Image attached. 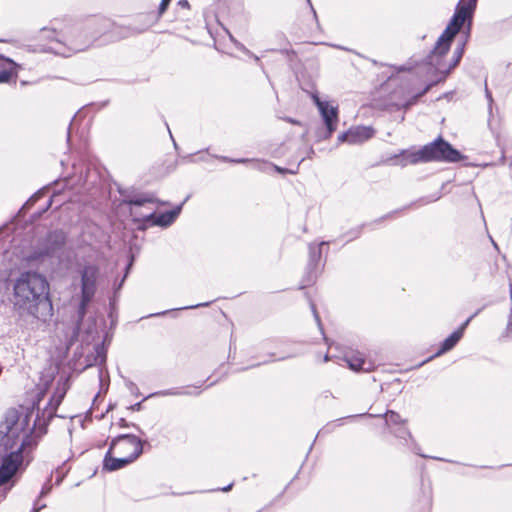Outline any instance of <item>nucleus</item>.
Listing matches in <instances>:
<instances>
[{"mask_svg":"<svg viewBox=\"0 0 512 512\" xmlns=\"http://www.w3.org/2000/svg\"><path fill=\"white\" fill-rule=\"evenodd\" d=\"M33 411L11 408L0 423V454H4L0 465V487L9 481L22 464V452L36 445L31 436L30 420Z\"/></svg>","mask_w":512,"mask_h":512,"instance_id":"nucleus-1","label":"nucleus"},{"mask_svg":"<svg viewBox=\"0 0 512 512\" xmlns=\"http://www.w3.org/2000/svg\"><path fill=\"white\" fill-rule=\"evenodd\" d=\"M49 290V283L42 274L32 271L21 273L13 284L11 301L14 309L20 315L45 321L53 313Z\"/></svg>","mask_w":512,"mask_h":512,"instance_id":"nucleus-2","label":"nucleus"},{"mask_svg":"<svg viewBox=\"0 0 512 512\" xmlns=\"http://www.w3.org/2000/svg\"><path fill=\"white\" fill-rule=\"evenodd\" d=\"M477 0H460L455 13L450 20L448 26L438 38L436 45L428 56L429 63L433 65L439 72L444 74V77L454 68L460 61L464 53V43L459 45L454 51V60L449 67L441 65L440 59L448 52L454 36L459 32L460 28L467 19L472 17L476 8Z\"/></svg>","mask_w":512,"mask_h":512,"instance_id":"nucleus-3","label":"nucleus"},{"mask_svg":"<svg viewBox=\"0 0 512 512\" xmlns=\"http://www.w3.org/2000/svg\"><path fill=\"white\" fill-rule=\"evenodd\" d=\"M143 451L142 441L135 435L123 434L113 439L104 458V468L115 471L137 459Z\"/></svg>","mask_w":512,"mask_h":512,"instance_id":"nucleus-4","label":"nucleus"},{"mask_svg":"<svg viewBox=\"0 0 512 512\" xmlns=\"http://www.w3.org/2000/svg\"><path fill=\"white\" fill-rule=\"evenodd\" d=\"M35 47L38 51L51 52L62 56H69L71 53L84 49V46L48 27L42 28L38 32Z\"/></svg>","mask_w":512,"mask_h":512,"instance_id":"nucleus-5","label":"nucleus"},{"mask_svg":"<svg viewBox=\"0 0 512 512\" xmlns=\"http://www.w3.org/2000/svg\"><path fill=\"white\" fill-rule=\"evenodd\" d=\"M67 392L65 383L58 384L47 406L43 409L42 416H37L33 424H30L32 430L31 436L37 441L46 433V427L49 421L55 416L58 406L61 404Z\"/></svg>","mask_w":512,"mask_h":512,"instance_id":"nucleus-6","label":"nucleus"},{"mask_svg":"<svg viewBox=\"0 0 512 512\" xmlns=\"http://www.w3.org/2000/svg\"><path fill=\"white\" fill-rule=\"evenodd\" d=\"M422 162L444 161L457 162L461 155L459 151L454 149L448 142L442 138L423 146L421 148Z\"/></svg>","mask_w":512,"mask_h":512,"instance_id":"nucleus-7","label":"nucleus"},{"mask_svg":"<svg viewBox=\"0 0 512 512\" xmlns=\"http://www.w3.org/2000/svg\"><path fill=\"white\" fill-rule=\"evenodd\" d=\"M99 269L96 265H87L81 271V301L79 315L84 317L86 308L96 293Z\"/></svg>","mask_w":512,"mask_h":512,"instance_id":"nucleus-8","label":"nucleus"},{"mask_svg":"<svg viewBox=\"0 0 512 512\" xmlns=\"http://www.w3.org/2000/svg\"><path fill=\"white\" fill-rule=\"evenodd\" d=\"M65 241V236L62 232L54 231L48 234L43 243V247L39 251H35L30 257V260H39L45 256L52 255L58 250Z\"/></svg>","mask_w":512,"mask_h":512,"instance_id":"nucleus-9","label":"nucleus"},{"mask_svg":"<svg viewBox=\"0 0 512 512\" xmlns=\"http://www.w3.org/2000/svg\"><path fill=\"white\" fill-rule=\"evenodd\" d=\"M313 99L327 127L328 134L331 135L337 127L338 108L337 106L330 105L327 101L320 100L317 96H314Z\"/></svg>","mask_w":512,"mask_h":512,"instance_id":"nucleus-10","label":"nucleus"},{"mask_svg":"<svg viewBox=\"0 0 512 512\" xmlns=\"http://www.w3.org/2000/svg\"><path fill=\"white\" fill-rule=\"evenodd\" d=\"M180 210L181 206L171 211H167L158 216H155L154 208H150L147 213L140 214L139 216H137V220H146L152 222L155 225L168 226L175 221V219L180 213Z\"/></svg>","mask_w":512,"mask_h":512,"instance_id":"nucleus-11","label":"nucleus"},{"mask_svg":"<svg viewBox=\"0 0 512 512\" xmlns=\"http://www.w3.org/2000/svg\"><path fill=\"white\" fill-rule=\"evenodd\" d=\"M374 134V130L371 127L359 126L352 128L345 133H341L338 136L339 142H348L350 144L362 143L370 139Z\"/></svg>","mask_w":512,"mask_h":512,"instance_id":"nucleus-12","label":"nucleus"},{"mask_svg":"<svg viewBox=\"0 0 512 512\" xmlns=\"http://www.w3.org/2000/svg\"><path fill=\"white\" fill-rule=\"evenodd\" d=\"M125 202L131 206V215H133L134 219L138 221L137 216H139L140 214L147 213L151 208L148 207V205L154 204L155 199L152 195L145 194L132 197L130 199L125 200Z\"/></svg>","mask_w":512,"mask_h":512,"instance_id":"nucleus-13","label":"nucleus"},{"mask_svg":"<svg viewBox=\"0 0 512 512\" xmlns=\"http://www.w3.org/2000/svg\"><path fill=\"white\" fill-rule=\"evenodd\" d=\"M389 160L392 162V164L400 166L422 162L421 149L402 150L399 154L394 155Z\"/></svg>","mask_w":512,"mask_h":512,"instance_id":"nucleus-14","label":"nucleus"},{"mask_svg":"<svg viewBox=\"0 0 512 512\" xmlns=\"http://www.w3.org/2000/svg\"><path fill=\"white\" fill-rule=\"evenodd\" d=\"M473 317H474V315L469 317L456 331H454L450 336H448L443 341V343L441 345V349L439 350L437 355L451 350L459 342V340L463 336L465 328L467 327V325L469 324V322L471 321V319Z\"/></svg>","mask_w":512,"mask_h":512,"instance_id":"nucleus-15","label":"nucleus"},{"mask_svg":"<svg viewBox=\"0 0 512 512\" xmlns=\"http://www.w3.org/2000/svg\"><path fill=\"white\" fill-rule=\"evenodd\" d=\"M350 369L354 371H365L368 372L373 369V364L366 361L360 352H355L347 355L345 358Z\"/></svg>","mask_w":512,"mask_h":512,"instance_id":"nucleus-16","label":"nucleus"},{"mask_svg":"<svg viewBox=\"0 0 512 512\" xmlns=\"http://www.w3.org/2000/svg\"><path fill=\"white\" fill-rule=\"evenodd\" d=\"M16 74V64L0 55V83L8 82Z\"/></svg>","mask_w":512,"mask_h":512,"instance_id":"nucleus-17","label":"nucleus"},{"mask_svg":"<svg viewBox=\"0 0 512 512\" xmlns=\"http://www.w3.org/2000/svg\"><path fill=\"white\" fill-rule=\"evenodd\" d=\"M386 416V422L387 423H393L397 424L401 421L400 415L394 411H389L385 414Z\"/></svg>","mask_w":512,"mask_h":512,"instance_id":"nucleus-18","label":"nucleus"},{"mask_svg":"<svg viewBox=\"0 0 512 512\" xmlns=\"http://www.w3.org/2000/svg\"><path fill=\"white\" fill-rule=\"evenodd\" d=\"M320 255H321L320 247H315L313 245H310L311 260L315 261L316 258H320Z\"/></svg>","mask_w":512,"mask_h":512,"instance_id":"nucleus-19","label":"nucleus"},{"mask_svg":"<svg viewBox=\"0 0 512 512\" xmlns=\"http://www.w3.org/2000/svg\"><path fill=\"white\" fill-rule=\"evenodd\" d=\"M12 484L4 485L0 487V502L4 500L7 496L8 491L11 489Z\"/></svg>","mask_w":512,"mask_h":512,"instance_id":"nucleus-20","label":"nucleus"},{"mask_svg":"<svg viewBox=\"0 0 512 512\" xmlns=\"http://www.w3.org/2000/svg\"><path fill=\"white\" fill-rule=\"evenodd\" d=\"M199 391L197 390V387L193 388V391H184V392H164L163 395H176V394H198Z\"/></svg>","mask_w":512,"mask_h":512,"instance_id":"nucleus-21","label":"nucleus"},{"mask_svg":"<svg viewBox=\"0 0 512 512\" xmlns=\"http://www.w3.org/2000/svg\"><path fill=\"white\" fill-rule=\"evenodd\" d=\"M170 1L171 0H162L161 1L160 5H159V14L160 15L163 14L166 11Z\"/></svg>","mask_w":512,"mask_h":512,"instance_id":"nucleus-22","label":"nucleus"},{"mask_svg":"<svg viewBox=\"0 0 512 512\" xmlns=\"http://www.w3.org/2000/svg\"><path fill=\"white\" fill-rule=\"evenodd\" d=\"M311 309H312V312L314 314V317H315L317 323L320 324V318H319V315H318V313L316 311V307H315L314 304H311Z\"/></svg>","mask_w":512,"mask_h":512,"instance_id":"nucleus-23","label":"nucleus"},{"mask_svg":"<svg viewBox=\"0 0 512 512\" xmlns=\"http://www.w3.org/2000/svg\"><path fill=\"white\" fill-rule=\"evenodd\" d=\"M45 505H41V506H37L36 504L34 505L33 509H32V512H39L42 508H44Z\"/></svg>","mask_w":512,"mask_h":512,"instance_id":"nucleus-24","label":"nucleus"},{"mask_svg":"<svg viewBox=\"0 0 512 512\" xmlns=\"http://www.w3.org/2000/svg\"><path fill=\"white\" fill-rule=\"evenodd\" d=\"M485 93H486V97H487L488 101L491 103L492 102L491 92L486 88Z\"/></svg>","mask_w":512,"mask_h":512,"instance_id":"nucleus-25","label":"nucleus"},{"mask_svg":"<svg viewBox=\"0 0 512 512\" xmlns=\"http://www.w3.org/2000/svg\"><path fill=\"white\" fill-rule=\"evenodd\" d=\"M511 329H512V310H511V315H510V319H509L508 326H507L508 331H510Z\"/></svg>","mask_w":512,"mask_h":512,"instance_id":"nucleus-26","label":"nucleus"},{"mask_svg":"<svg viewBox=\"0 0 512 512\" xmlns=\"http://www.w3.org/2000/svg\"><path fill=\"white\" fill-rule=\"evenodd\" d=\"M183 7H189V3L187 0H184V1H180L179 2Z\"/></svg>","mask_w":512,"mask_h":512,"instance_id":"nucleus-27","label":"nucleus"},{"mask_svg":"<svg viewBox=\"0 0 512 512\" xmlns=\"http://www.w3.org/2000/svg\"><path fill=\"white\" fill-rule=\"evenodd\" d=\"M209 303H205V304H196V305H193V306H189L188 308H196V307H199V306H207Z\"/></svg>","mask_w":512,"mask_h":512,"instance_id":"nucleus-28","label":"nucleus"},{"mask_svg":"<svg viewBox=\"0 0 512 512\" xmlns=\"http://www.w3.org/2000/svg\"><path fill=\"white\" fill-rule=\"evenodd\" d=\"M232 162H235V163H243V162H246L247 160L246 159H237V160H231Z\"/></svg>","mask_w":512,"mask_h":512,"instance_id":"nucleus-29","label":"nucleus"},{"mask_svg":"<svg viewBox=\"0 0 512 512\" xmlns=\"http://www.w3.org/2000/svg\"><path fill=\"white\" fill-rule=\"evenodd\" d=\"M231 487H232V484L224 487L222 490L226 492V491H229L231 489Z\"/></svg>","mask_w":512,"mask_h":512,"instance_id":"nucleus-30","label":"nucleus"},{"mask_svg":"<svg viewBox=\"0 0 512 512\" xmlns=\"http://www.w3.org/2000/svg\"><path fill=\"white\" fill-rule=\"evenodd\" d=\"M231 487H232V484L224 487L222 490L226 492V491H229L231 489Z\"/></svg>","mask_w":512,"mask_h":512,"instance_id":"nucleus-31","label":"nucleus"},{"mask_svg":"<svg viewBox=\"0 0 512 512\" xmlns=\"http://www.w3.org/2000/svg\"><path fill=\"white\" fill-rule=\"evenodd\" d=\"M51 202H52V200L50 199V200L48 201V203H47V205H46L45 209H47V208L51 205Z\"/></svg>","mask_w":512,"mask_h":512,"instance_id":"nucleus-32","label":"nucleus"},{"mask_svg":"<svg viewBox=\"0 0 512 512\" xmlns=\"http://www.w3.org/2000/svg\"><path fill=\"white\" fill-rule=\"evenodd\" d=\"M275 168H276V169H277V171H279V172H284V169H281V168H279V167H275Z\"/></svg>","mask_w":512,"mask_h":512,"instance_id":"nucleus-33","label":"nucleus"},{"mask_svg":"<svg viewBox=\"0 0 512 512\" xmlns=\"http://www.w3.org/2000/svg\"><path fill=\"white\" fill-rule=\"evenodd\" d=\"M37 197H38L37 195L31 197L30 201H34Z\"/></svg>","mask_w":512,"mask_h":512,"instance_id":"nucleus-34","label":"nucleus"},{"mask_svg":"<svg viewBox=\"0 0 512 512\" xmlns=\"http://www.w3.org/2000/svg\"><path fill=\"white\" fill-rule=\"evenodd\" d=\"M507 334L512 337V329L510 331L507 330Z\"/></svg>","mask_w":512,"mask_h":512,"instance_id":"nucleus-35","label":"nucleus"},{"mask_svg":"<svg viewBox=\"0 0 512 512\" xmlns=\"http://www.w3.org/2000/svg\"><path fill=\"white\" fill-rule=\"evenodd\" d=\"M159 315H164V312H158V313H156V316H159Z\"/></svg>","mask_w":512,"mask_h":512,"instance_id":"nucleus-36","label":"nucleus"},{"mask_svg":"<svg viewBox=\"0 0 512 512\" xmlns=\"http://www.w3.org/2000/svg\"><path fill=\"white\" fill-rule=\"evenodd\" d=\"M159 315H164V312H158V313H156V316H159Z\"/></svg>","mask_w":512,"mask_h":512,"instance_id":"nucleus-37","label":"nucleus"},{"mask_svg":"<svg viewBox=\"0 0 512 512\" xmlns=\"http://www.w3.org/2000/svg\"><path fill=\"white\" fill-rule=\"evenodd\" d=\"M159 315H164V312H158V313H156V316H159Z\"/></svg>","mask_w":512,"mask_h":512,"instance_id":"nucleus-38","label":"nucleus"}]
</instances>
